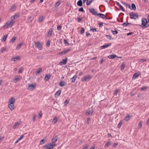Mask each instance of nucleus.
I'll list each match as a JSON object with an SVG mask.
<instances>
[{
    "mask_svg": "<svg viewBox=\"0 0 149 149\" xmlns=\"http://www.w3.org/2000/svg\"><path fill=\"white\" fill-rule=\"evenodd\" d=\"M92 78V77L89 75L86 76L84 77L81 79V80L82 81L84 82Z\"/></svg>",
    "mask_w": 149,
    "mask_h": 149,
    "instance_id": "obj_7",
    "label": "nucleus"
},
{
    "mask_svg": "<svg viewBox=\"0 0 149 149\" xmlns=\"http://www.w3.org/2000/svg\"><path fill=\"white\" fill-rule=\"evenodd\" d=\"M58 119L57 117H55L52 121L53 124H56L57 123Z\"/></svg>",
    "mask_w": 149,
    "mask_h": 149,
    "instance_id": "obj_25",
    "label": "nucleus"
},
{
    "mask_svg": "<svg viewBox=\"0 0 149 149\" xmlns=\"http://www.w3.org/2000/svg\"><path fill=\"white\" fill-rule=\"evenodd\" d=\"M59 85L61 86H64L65 85V83L64 81H61L59 83Z\"/></svg>",
    "mask_w": 149,
    "mask_h": 149,
    "instance_id": "obj_39",
    "label": "nucleus"
},
{
    "mask_svg": "<svg viewBox=\"0 0 149 149\" xmlns=\"http://www.w3.org/2000/svg\"><path fill=\"white\" fill-rule=\"evenodd\" d=\"M139 76V74H135L133 75V79H135L136 78H137Z\"/></svg>",
    "mask_w": 149,
    "mask_h": 149,
    "instance_id": "obj_40",
    "label": "nucleus"
},
{
    "mask_svg": "<svg viewBox=\"0 0 149 149\" xmlns=\"http://www.w3.org/2000/svg\"><path fill=\"white\" fill-rule=\"evenodd\" d=\"M141 62H146V60L145 59H142L140 60V61Z\"/></svg>",
    "mask_w": 149,
    "mask_h": 149,
    "instance_id": "obj_62",
    "label": "nucleus"
},
{
    "mask_svg": "<svg viewBox=\"0 0 149 149\" xmlns=\"http://www.w3.org/2000/svg\"><path fill=\"white\" fill-rule=\"evenodd\" d=\"M60 4V2L59 1H58L55 4V7L58 6Z\"/></svg>",
    "mask_w": 149,
    "mask_h": 149,
    "instance_id": "obj_41",
    "label": "nucleus"
},
{
    "mask_svg": "<svg viewBox=\"0 0 149 149\" xmlns=\"http://www.w3.org/2000/svg\"><path fill=\"white\" fill-rule=\"evenodd\" d=\"M125 66V64L123 63L121 65L120 69L122 71L124 69Z\"/></svg>",
    "mask_w": 149,
    "mask_h": 149,
    "instance_id": "obj_33",
    "label": "nucleus"
},
{
    "mask_svg": "<svg viewBox=\"0 0 149 149\" xmlns=\"http://www.w3.org/2000/svg\"><path fill=\"white\" fill-rule=\"evenodd\" d=\"M21 78L22 77H21L17 75L15 76V78L13 80V81L15 83H17Z\"/></svg>",
    "mask_w": 149,
    "mask_h": 149,
    "instance_id": "obj_9",
    "label": "nucleus"
},
{
    "mask_svg": "<svg viewBox=\"0 0 149 149\" xmlns=\"http://www.w3.org/2000/svg\"><path fill=\"white\" fill-rule=\"evenodd\" d=\"M61 26H58L57 27V29L58 30H60L61 29Z\"/></svg>",
    "mask_w": 149,
    "mask_h": 149,
    "instance_id": "obj_55",
    "label": "nucleus"
},
{
    "mask_svg": "<svg viewBox=\"0 0 149 149\" xmlns=\"http://www.w3.org/2000/svg\"><path fill=\"white\" fill-rule=\"evenodd\" d=\"M136 6L134 4H132V10H136Z\"/></svg>",
    "mask_w": 149,
    "mask_h": 149,
    "instance_id": "obj_34",
    "label": "nucleus"
},
{
    "mask_svg": "<svg viewBox=\"0 0 149 149\" xmlns=\"http://www.w3.org/2000/svg\"><path fill=\"white\" fill-rule=\"evenodd\" d=\"M90 31L93 32H96V30L95 29H90Z\"/></svg>",
    "mask_w": 149,
    "mask_h": 149,
    "instance_id": "obj_54",
    "label": "nucleus"
},
{
    "mask_svg": "<svg viewBox=\"0 0 149 149\" xmlns=\"http://www.w3.org/2000/svg\"><path fill=\"white\" fill-rule=\"evenodd\" d=\"M116 56V55L115 54H111L107 56L108 58L110 59H113Z\"/></svg>",
    "mask_w": 149,
    "mask_h": 149,
    "instance_id": "obj_21",
    "label": "nucleus"
},
{
    "mask_svg": "<svg viewBox=\"0 0 149 149\" xmlns=\"http://www.w3.org/2000/svg\"><path fill=\"white\" fill-rule=\"evenodd\" d=\"M90 120V119L89 118H88L86 121V123L88 124H89V121Z\"/></svg>",
    "mask_w": 149,
    "mask_h": 149,
    "instance_id": "obj_59",
    "label": "nucleus"
},
{
    "mask_svg": "<svg viewBox=\"0 0 149 149\" xmlns=\"http://www.w3.org/2000/svg\"><path fill=\"white\" fill-rule=\"evenodd\" d=\"M15 102V99L13 97L10 98L8 102V104L10 103L11 104H14Z\"/></svg>",
    "mask_w": 149,
    "mask_h": 149,
    "instance_id": "obj_12",
    "label": "nucleus"
},
{
    "mask_svg": "<svg viewBox=\"0 0 149 149\" xmlns=\"http://www.w3.org/2000/svg\"><path fill=\"white\" fill-rule=\"evenodd\" d=\"M65 54V51H63L62 52L58 53L57 54L58 55H61L63 54Z\"/></svg>",
    "mask_w": 149,
    "mask_h": 149,
    "instance_id": "obj_45",
    "label": "nucleus"
},
{
    "mask_svg": "<svg viewBox=\"0 0 149 149\" xmlns=\"http://www.w3.org/2000/svg\"><path fill=\"white\" fill-rule=\"evenodd\" d=\"M42 69L41 68H39L37 70V71L36 72V75H38L42 71Z\"/></svg>",
    "mask_w": 149,
    "mask_h": 149,
    "instance_id": "obj_28",
    "label": "nucleus"
},
{
    "mask_svg": "<svg viewBox=\"0 0 149 149\" xmlns=\"http://www.w3.org/2000/svg\"><path fill=\"white\" fill-rule=\"evenodd\" d=\"M128 24H130L128 23H124L123 24V25L124 26H127Z\"/></svg>",
    "mask_w": 149,
    "mask_h": 149,
    "instance_id": "obj_56",
    "label": "nucleus"
},
{
    "mask_svg": "<svg viewBox=\"0 0 149 149\" xmlns=\"http://www.w3.org/2000/svg\"><path fill=\"white\" fill-rule=\"evenodd\" d=\"M20 124V123L19 122H17L15 123L14 125L13 126V128L15 129L17 128L18 126Z\"/></svg>",
    "mask_w": 149,
    "mask_h": 149,
    "instance_id": "obj_18",
    "label": "nucleus"
},
{
    "mask_svg": "<svg viewBox=\"0 0 149 149\" xmlns=\"http://www.w3.org/2000/svg\"><path fill=\"white\" fill-rule=\"evenodd\" d=\"M95 147V146H92L89 149H94Z\"/></svg>",
    "mask_w": 149,
    "mask_h": 149,
    "instance_id": "obj_64",
    "label": "nucleus"
},
{
    "mask_svg": "<svg viewBox=\"0 0 149 149\" xmlns=\"http://www.w3.org/2000/svg\"><path fill=\"white\" fill-rule=\"evenodd\" d=\"M88 147V145H86L84 146L82 149H87Z\"/></svg>",
    "mask_w": 149,
    "mask_h": 149,
    "instance_id": "obj_50",
    "label": "nucleus"
},
{
    "mask_svg": "<svg viewBox=\"0 0 149 149\" xmlns=\"http://www.w3.org/2000/svg\"><path fill=\"white\" fill-rule=\"evenodd\" d=\"M81 20H82V18H79L78 19V21L79 22H81Z\"/></svg>",
    "mask_w": 149,
    "mask_h": 149,
    "instance_id": "obj_61",
    "label": "nucleus"
},
{
    "mask_svg": "<svg viewBox=\"0 0 149 149\" xmlns=\"http://www.w3.org/2000/svg\"><path fill=\"white\" fill-rule=\"evenodd\" d=\"M112 33L113 34H117L118 33V32L116 31H112Z\"/></svg>",
    "mask_w": 149,
    "mask_h": 149,
    "instance_id": "obj_53",
    "label": "nucleus"
},
{
    "mask_svg": "<svg viewBox=\"0 0 149 149\" xmlns=\"http://www.w3.org/2000/svg\"><path fill=\"white\" fill-rule=\"evenodd\" d=\"M35 47L40 50H41L42 48V44L38 42H34Z\"/></svg>",
    "mask_w": 149,
    "mask_h": 149,
    "instance_id": "obj_5",
    "label": "nucleus"
},
{
    "mask_svg": "<svg viewBox=\"0 0 149 149\" xmlns=\"http://www.w3.org/2000/svg\"><path fill=\"white\" fill-rule=\"evenodd\" d=\"M149 26L148 21L147 22V19L144 18L141 19V27L143 28H147Z\"/></svg>",
    "mask_w": 149,
    "mask_h": 149,
    "instance_id": "obj_1",
    "label": "nucleus"
},
{
    "mask_svg": "<svg viewBox=\"0 0 149 149\" xmlns=\"http://www.w3.org/2000/svg\"><path fill=\"white\" fill-rule=\"evenodd\" d=\"M93 0H88L86 2V4L87 5H89L93 1Z\"/></svg>",
    "mask_w": 149,
    "mask_h": 149,
    "instance_id": "obj_37",
    "label": "nucleus"
},
{
    "mask_svg": "<svg viewBox=\"0 0 149 149\" xmlns=\"http://www.w3.org/2000/svg\"><path fill=\"white\" fill-rule=\"evenodd\" d=\"M77 5L78 6H82V2L81 0L79 1L77 3Z\"/></svg>",
    "mask_w": 149,
    "mask_h": 149,
    "instance_id": "obj_31",
    "label": "nucleus"
},
{
    "mask_svg": "<svg viewBox=\"0 0 149 149\" xmlns=\"http://www.w3.org/2000/svg\"><path fill=\"white\" fill-rule=\"evenodd\" d=\"M77 78V76L76 75H74V76L71 79V82L72 83H74L75 82Z\"/></svg>",
    "mask_w": 149,
    "mask_h": 149,
    "instance_id": "obj_20",
    "label": "nucleus"
},
{
    "mask_svg": "<svg viewBox=\"0 0 149 149\" xmlns=\"http://www.w3.org/2000/svg\"><path fill=\"white\" fill-rule=\"evenodd\" d=\"M20 56H16L15 57L11 59V60L12 61H15V60H20Z\"/></svg>",
    "mask_w": 149,
    "mask_h": 149,
    "instance_id": "obj_16",
    "label": "nucleus"
},
{
    "mask_svg": "<svg viewBox=\"0 0 149 149\" xmlns=\"http://www.w3.org/2000/svg\"><path fill=\"white\" fill-rule=\"evenodd\" d=\"M84 31V30L83 29H82L81 31V33L82 34L83 33Z\"/></svg>",
    "mask_w": 149,
    "mask_h": 149,
    "instance_id": "obj_63",
    "label": "nucleus"
},
{
    "mask_svg": "<svg viewBox=\"0 0 149 149\" xmlns=\"http://www.w3.org/2000/svg\"><path fill=\"white\" fill-rule=\"evenodd\" d=\"M61 90H58L56 93L55 94L54 96L55 97H58L61 94Z\"/></svg>",
    "mask_w": 149,
    "mask_h": 149,
    "instance_id": "obj_22",
    "label": "nucleus"
},
{
    "mask_svg": "<svg viewBox=\"0 0 149 149\" xmlns=\"http://www.w3.org/2000/svg\"><path fill=\"white\" fill-rule=\"evenodd\" d=\"M110 142H107V143H106L105 144V145H104V147H108L110 145Z\"/></svg>",
    "mask_w": 149,
    "mask_h": 149,
    "instance_id": "obj_46",
    "label": "nucleus"
},
{
    "mask_svg": "<svg viewBox=\"0 0 149 149\" xmlns=\"http://www.w3.org/2000/svg\"><path fill=\"white\" fill-rule=\"evenodd\" d=\"M16 38L15 37H13L12 38L11 40H10V42L12 43H13L15 40Z\"/></svg>",
    "mask_w": 149,
    "mask_h": 149,
    "instance_id": "obj_38",
    "label": "nucleus"
},
{
    "mask_svg": "<svg viewBox=\"0 0 149 149\" xmlns=\"http://www.w3.org/2000/svg\"><path fill=\"white\" fill-rule=\"evenodd\" d=\"M79 10L81 12H83L84 11L83 9L82 8H79Z\"/></svg>",
    "mask_w": 149,
    "mask_h": 149,
    "instance_id": "obj_57",
    "label": "nucleus"
},
{
    "mask_svg": "<svg viewBox=\"0 0 149 149\" xmlns=\"http://www.w3.org/2000/svg\"><path fill=\"white\" fill-rule=\"evenodd\" d=\"M51 77V75H50L47 74L45 75V77L44 80L46 81H48L49 79Z\"/></svg>",
    "mask_w": 149,
    "mask_h": 149,
    "instance_id": "obj_15",
    "label": "nucleus"
},
{
    "mask_svg": "<svg viewBox=\"0 0 149 149\" xmlns=\"http://www.w3.org/2000/svg\"><path fill=\"white\" fill-rule=\"evenodd\" d=\"M56 146V145L55 143H52V144L50 143L45 145L43 146V148L46 149H51L53 148Z\"/></svg>",
    "mask_w": 149,
    "mask_h": 149,
    "instance_id": "obj_4",
    "label": "nucleus"
},
{
    "mask_svg": "<svg viewBox=\"0 0 149 149\" xmlns=\"http://www.w3.org/2000/svg\"><path fill=\"white\" fill-rule=\"evenodd\" d=\"M63 64H65V59H63L62 61L60 62L59 63V65H62Z\"/></svg>",
    "mask_w": 149,
    "mask_h": 149,
    "instance_id": "obj_26",
    "label": "nucleus"
},
{
    "mask_svg": "<svg viewBox=\"0 0 149 149\" xmlns=\"http://www.w3.org/2000/svg\"><path fill=\"white\" fill-rule=\"evenodd\" d=\"M23 70V68L22 67H21L19 69V71L18 72V73L19 74L21 73L22 72V71Z\"/></svg>",
    "mask_w": 149,
    "mask_h": 149,
    "instance_id": "obj_42",
    "label": "nucleus"
},
{
    "mask_svg": "<svg viewBox=\"0 0 149 149\" xmlns=\"http://www.w3.org/2000/svg\"><path fill=\"white\" fill-rule=\"evenodd\" d=\"M111 45V43L107 44L105 45L101 46L100 47V48L102 49L106 48H107V47H108L110 46Z\"/></svg>",
    "mask_w": 149,
    "mask_h": 149,
    "instance_id": "obj_13",
    "label": "nucleus"
},
{
    "mask_svg": "<svg viewBox=\"0 0 149 149\" xmlns=\"http://www.w3.org/2000/svg\"><path fill=\"white\" fill-rule=\"evenodd\" d=\"M57 138L56 136H55V137H54L52 139V143H55V142L57 141Z\"/></svg>",
    "mask_w": 149,
    "mask_h": 149,
    "instance_id": "obj_27",
    "label": "nucleus"
},
{
    "mask_svg": "<svg viewBox=\"0 0 149 149\" xmlns=\"http://www.w3.org/2000/svg\"><path fill=\"white\" fill-rule=\"evenodd\" d=\"M43 19V17L42 16H40L39 17L38 22L39 23L41 22Z\"/></svg>",
    "mask_w": 149,
    "mask_h": 149,
    "instance_id": "obj_29",
    "label": "nucleus"
},
{
    "mask_svg": "<svg viewBox=\"0 0 149 149\" xmlns=\"http://www.w3.org/2000/svg\"><path fill=\"white\" fill-rule=\"evenodd\" d=\"M118 145V143H115L113 145V147H115Z\"/></svg>",
    "mask_w": 149,
    "mask_h": 149,
    "instance_id": "obj_58",
    "label": "nucleus"
},
{
    "mask_svg": "<svg viewBox=\"0 0 149 149\" xmlns=\"http://www.w3.org/2000/svg\"><path fill=\"white\" fill-rule=\"evenodd\" d=\"M142 122L141 121H140L139 124H138V128L139 129H141L142 127Z\"/></svg>",
    "mask_w": 149,
    "mask_h": 149,
    "instance_id": "obj_30",
    "label": "nucleus"
},
{
    "mask_svg": "<svg viewBox=\"0 0 149 149\" xmlns=\"http://www.w3.org/2000/svg\"><path fill=\"white\" fill-rule=\"evenodd\" d=\"M119 8H120L123 11H125V10L124 9H123V7H122V6L121 5H119Z\"/></svg>",
    "mask_w": 149,
    "mask_h": 149,
    "instance_id": "obj_49",
    "label": "nucleus"
},
{
    "mask_svg": "<svg viewBox=\"0 0 149 149\" xmlns=\"http://www.w3.org/2000/svg\"><path fill=\"white\" fill-rule=\"evenodd\" d=\"M24 136L23 135H22L18 139L19 141L21 139H23V138L24 137Z\"/></svg>",
    "mask_w": 149,
    "mask_h": 149,
    "instance_id": "obj_52",
    "label": "nucleus"
},
{
    "mask_svg": "<svg viewBox=\"0 0 149 149\" xmlns=\"http://www.w3.org/2000/svg\"><path fill=\"white\" fill-rule=\"evenodd\" d=\"M7 49V47H5L2 48L0 52L1 53H3V52H5Z\"/></svg>",
    "mask_w": 149,
    "mask_h": 149,
    "instance_id": "obj_24",
    "label": "nucleus"
},
{
    "mask_svg": "<svg viewBox=\"0 0 149 149\" xmlns=\"http://www.w3.org/2000/svg\"><path fill=\"white\" fill-rule=\"evenodd\" d=\"M36 115H34L33 116L32 120L33 121H35L36 120Z\"/></svg>",
    "mask_w": 149,
    "mask_h": 149,
    "instance_id": "obj_51",
    "label": "nucleus"
},
{
    "mask_svg": "<svg viewBox=\"0 0 149 149\" xmlns=\"http://www.w3.org/2000/svg\"><path fill=\"white\" fill-rule=\"evenodd\" d=\"M23 45V43H21L20 44H19L18 45L16 48V49L17 50L19 49L21 47V46Z\"/></svg>",
    "mask_w": 149,
    "mask_h": 149,
    "instance_id": "obj_32",
    "label": "nucleus"
},
{
    "mask_svg": "<svg viewBox=\"0 0 149 149\" xmlns=\"http://www.w3.org/2000/svg\"><path fill=\"white\" fill-rule=\"evenodd\" d=\"M15 21H12L11 20L10 21L7 22L4 26V28L5 29L8 28L9 27H11L15 23Z\"/></svg>",
    "mask_w": 149,
    "mask_h": 149,
    "instance_id": "obj_2",
    "label": "nucleus"
},
{
    "mask_svg": "<svg viewBox=\"0 0 149 149\" xmlns=\"http://www.w3.org/2000/svg\"><path fill=\"white\" fill-rule=\"evenodd\" d=\"M97 16L99 17H100L102 18L103 19H106V17L103 14L101 13H98L97 14Z\"/></svg>",
    "mask_w": 149,
    "mask_h": 149,
    "instance_id": "obj_14",
    "label": "nucleus"
},
{
    "mask_svg": "<svg viewBox=\"0 0 149 149\" xmlns=\"http://www.w3.org/2000/svg\"><path fill=\"white\" fill-rule=\"evenodd\" d=\"M7 35L4 36L3 37L2 41L3 42H5L6 41L7 38Z\"/></svg>",
    "mask_w": 149,
    "mask_h": 149,
    "instance_id": "obj_35",
    "label": "nucleus"
},
{
    "mask_svg": "<svg viewBox=\"0 0 149 149\" xmlns=\"http://www.w3.org/2000/svg\"><path fill=\"white\" fill-rule=\"evenodd\" d=\"M93 113V109L89 108L85 112V114L86 116H91Z\"/></svg>",
    "mask_w": 149,
    "mask_h": 149,
    "instance_id": "obj_3",
    "label": "nucleus"
},
{
    "mask_svg": "<svg viewBox=\"0 0 149 149\" xmlns=\"http://www.w3.org/2000/svg\"><path fill=\"white\" fill-rule=\"evenodd\" d=\"M16 16H17V17H19V15H13L11 17V20L12 21H15L14 20L16 19Z\"/></svg>",
    "mask_w": 149,
    "mask_h": 149,
    "instance_id": "obj_19",
    "label": "nucleus"
},
{
    "mask_svg": "<svg viewBox=\"0 0 149 149\" xmlns=\"http://www.w3.org/2000/svg\"><path fill=\"white\" fill-rule=\"evenodd\" d=\"M131 117V115L129 114L127 115L124 118L125 121L127 122L128 121L130 120Z\"/></svg>",
    "mask_w": 149,
    "mask_h": 149,
    "instance_id": "obj_11",
    "label": "nucleus"
},
{
    "mask_svg": "<svg viewBox=\"0 0 149 149\" xmlns=\"http://www.w3.org/2000/svg\"><path fill=\"white\" fill-rule=\"evenodd\" d=\"M45 139L44 138L43 139L41 140L40 141V145H42L45 142Z\"/></svg>",
    "mask_w": 149,
    "mask_h": 149,
    "instance_id": "obj_36",
    "label": "nucleus"
},
{
    "mask_svg": "<svg viewBox=\"0 0 149 149\" xmlns=\"http://www.w3.org/2000/svg\"><path fill=\"white\" fill-rule=\"evenodd\" d=\"M16 8V7L15 5H13V6L11 7V8L10 9V11L11 12H12L14 11L15 10Z\"/></svg>",
    "mask_w": 149,
    "mask_h": 149,
    "instance_id": "obj_17",
    "label": "nucleus"
},
{
    "mask_svg": "<svg viewBox=\"0 0 149 149\" xmlns=\"http://www.w3.org/2000/svg\"><path fill=\"white\" fill-rule=\"evenodd\" d=\"M36 86V85L35 84H31L29 85L27 89L29 90L32 91L35 88Z\"/></svg>",
    "mask_w": 149,
    "mask_h": 149,
    "instance_id": "obj_8",
    "label": "nucleus"
},
{
    "mask_svg": "<svg viewBox=\"0 0 149 149\" xmlns=\"http://www.w3.org/2000/svg\"><path fill=\"white\" fill-rule=\"evenodd\" d=\"M122 122H120L117 125L118 127V128H120L121 127V126L122 125Z\"/></svg>",
    "mask_w": 149,
    "mask_h": 149,
    "instance_id": "obj_48",
    "label": "nucleus"
},
{
    "mask_svg": "<svg viewBox=\"0 0 149 149\" xmlns=\"http://www.w3.org/2000/svg\"><path fill=\"white\" fill-rule=\"evenodd\" d=\"M146 88H147L146 86H143L141 88V90L144 91L146 90Z\"/></svg>",
    "mask_w": 149,
    "mask_h": 149,
    "instance_id": "obj_44",
    "label": "nucleus"
},
{
    "mask_svg": "<svg viewBox=\"0 0 149 149\" xmlns=\"http://www.w3.org/2000/svg\"><path fill=\"white\" fill-rule=\"evenodd\" d=\"M8 107L10 110H13L14 108V104H11L10 103H9L8 104Z\"/></svg>",
    "mask_w": 149,
    "mask_h": 149,
    "instance_id": "obj_10",
    "label": "nucleus"
},
{
    "mask_svg": "<svg viewBox=\"0 0 149 149\" xmlns=\"http://www.w3.org/2000/svg\"><path fill=\"white\" fill-rule=\"evenodd\" d=\"M130 17L131 19H136L138 18V16L137 14L134 13H132L130 14Z\"/></svg>",
    "mask_w": 149,
    "mask_h": 149,
    "instance_id": "obj_6",
    "label": "nucleus"
},
{
    "mask_svg": "<svg viewBox=\"0 0 149 149\" xmlns=\"http://www.w3.org/2000/svg\"><path fill=\"white\" fill-rule=\"evenodd\" d=\"M52 31H49L48 32V35L49 36H52Z\"/></svg>",
    "mask_w": 149,
    "mask_h": 149,
    "instance_id": "obj_47",
    "label": "nucleus"
},
{
    "mask_svg": "<svg viewBox=\"0 0 149 149\" xmlns=\"http://www.w3.org/2000/svg\"><path fill=\"white\" fill-rule=\"evenodd\" d=\"M146 124L148 125H149V118L148 119L146 122Z\"/></svg>",
    "mask_w": 149,
    "mask_h": 149,
    "instance_id": "obj_60",
    "label": "nucleus"
},
{
    "mask_svg": "<svg viewBox=\"0 0 149 149\" xmlns=\"http://www.w3.org/2000/svg\"><path fill=\"white\" fill-rule=\"evenodd\" d=\"M50 41L49 40H47L46 42V46L47 47H49L50 45Z\"/></svg>",
    "mask_w": 149,
    "mask_h": 149,
    "instance_id": "obj_43",
    "label": "nucleus"
},
{
    "mask_svg": "<svg viewBox=\"0 0 149 149\" xmlns=\"http://www.w3.org/2000/svg\"><path fill=\"white\" fill-rule=\"evenodd\" d=\"M90 11L91 12L93 15H97V12L95 10L93 9L92 8L90 9Z\"/></svg>",
    "mask_w": 149,
    "mask_h": 149,
    "instance_id": "obj_23",
    "label": "nucleus"
}]
</instances>
